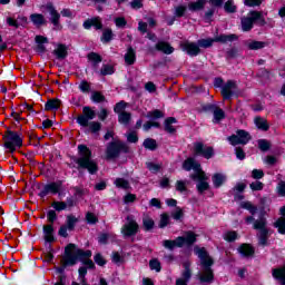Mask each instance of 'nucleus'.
I'll list each match as a JSON object with an SVG mask.
<instances>
[{"instance_id":"obj_1","label":"nucleus","mask_w":285,"mask_h":285,"mask_svg":"<svg viewBox=\"0 0 285 285\" xmlns=\"http://www.w3.org/2000/svg\"><path fill=\"white\" fill-rule=\"evenodd\" d=\"M271 198L266 196L261 198V215L259 218L256 219L253 224L254 230H258L256 237L258 246H261V248H266L267 246H271V236L273 235V232H271V228H268V220H266V217H264V215H266V212L271 210Z\"/></svg>"},{"instance_id":"obj_2","label":"nucleus","mask_w":285,"mask_h":285,"mask_svg":"<svg viewBox=\"0 0 285 285\" xmlns=\"http://www.w3.org/2000/svg\"><path fill=\"white\" fill-rule=\"evenodd\" d=\"M78 155L71 156V159L75 164H77V170L81 173V170H87L89 175H97L99 173V164L97 160L92 159V149L88 147V145H78Z\"/></svg>"},{"instance_id":"obj_3","label":"nucleus","mask_w":285,"mask_h":285,"mask_svg":"<svg viewBox=\"0 0 285 285\" xmlns=\"http://www.w3.org/2000/svg\"><path fill=\"white\" fill-rule=\"evenodd\" d=\"M194 253L200 259V266L203 268V274L199 275V282L202 284H213L215 282V272L213 271L215 259L210 257L206 247L196 246Z\"/></svg>"},{"instance_id":"obj_4","label":"nucleus","mask_w":285,"mask_h":285,"mask_svg":"<svg viewBox=\"0 0 285 285\" xmlns=\"http://www.w3.org/2000/svg\"><path fill=\"white\" fill-rule=\"evenodd\" d=\"M121 155H130V146L121 139H112L106 145L105 156L107 161L119 159Z\"/></svg>"},{"instance_id":"obj_5","label":"nucleus","mask_w":285,"mask_h":285,"mask_svg":"<svg viewBox=\"0 0 285 285\" xmlns=\"http://www.w3.org/2000/svg\"><path fill=\"white\" fill-rule=\"evenodd\" d=\"M197 243V234L193 230L185 232L184 236H178L176 239H165L163 242V246L167 248V250H175V248H187L193 247Z\"/></svg>"},{"instance_id":"obj_6","label":"nucleus","mask_w":285,"mask_h":285,"mask_svg":"<svg viewBox=\"0 0 285 285\" xmlns=\"http://www.w3.org/2000/svg\"><path fill=\"white\" fill-rule=\"evenodd\" d=\"M240 26L243 32H250L255 26L264 28V26H266V18H264V13L262 11L250 10L247 17H243L240 19Z\"/></svg>"},{"instance_id":"obj_7","label":"nucleus","mask_w":285,"mask_h":285,"mask_svg":"<svg viewBox=\"0 0 285 285\" xmlns=\"http://www.w3.org/2000/svg\"><path fill=\"white\" fill-rule=\"evenodd\" d=\"M2 141L4 150L10 153V155H14V153H17V148L23 147V138H21L18 131H12L9 127H7V130L2 136Z\"/></svg>"},{"instance_id":"obj_8","label":"nucleus","mask_w":285,"mask_h":285,"mask_svg":"<svg viewBox=\"0 0 285 285\" xmlns=\"http://www.w3.org/2000/svg\"><path fill=\"white\" fill-rule=\"evenodd\" d=\"M38 193V197L40 199H46L48 195H58V197H63V180L50 181L47 184L38 183L36 185Z\"/></svg>"},{"instance_id":"obj_9","label":"nucleus","mask_w":285,"mask_h":285,"mask_svg":"<svg viewBox=\"0 0 285 285\" xmlns=\"http://www.w3.org/2000/svg\"><path fill=\"white\" fill-rule=\"evenodd\" d=\"M235 41H239V36L236 33H220L219 36H215L214 38H205V39H199L198 42V48H213L214 43H233Z\"/></svg>"},{"instance_id":"obj_10","label":"nucleus","mask_w":285,"mask_h":285,"mask_svg":"<svg viewBox=\"0 0 285 285\" xmlns=\"http://www.w3.org/2000/svg\"><path fill=\"white\" fill-rule=\"evenodd\" d=\"M72 248H76L75 243H69L65 247L61 266L56 267V273L58 275H66V269L68 266H77V258L73 257Z\"/></svg>"},{"instance_id":"obj_11","label":"nucleus","mask_w":285,"mask_h":285,"mask_svg":"<svg viewBox=\"0 0 285 285\" xmlns=\"http://www.w3.org/2000/svg\"><path fill=\"white\" fill-rule=\"evenodd\" d=\"M72 255L76 258V264L81 262L83 266L89 271H95V268H97L95 262L90 259V257H92V250H83L82 248H78L77 244H75V248H72Z\"/></svg>"},{"instance_id":"obj_12","label":"nucleus","mask_w":285,"mask_h":285,"mask_svg":"<svg viewBox=\"0 0 285 285\" xmlns=\"http://www.w3.org/2000/svg\"><path fill=\"white\" fill-rule=\"evenodd\" d=\"M189 179L191 181H197L196 184V190L198 195H204L206 190H210V184H208L205 171H202L200 174H190Z\"/></svg>"},{"instance_id":"obj_13","label":"nucleus","mask_w":285,"mask_h":285,"mask_svg":"<svg viewBox=\"0 0 285 285\" xmlns=\"http://www.w3.org/2000/svg\"><path fill=\"white\" fill-rule=\"evenodd\" d=\"M227 139L232 146H246V144H248L253 137L250 136V132L244 129H238L236 130V135L233 134Z\"/></svg>"},{"instance_id":"obj_14","label":"nucleus","mask_w":285,"mask_h":285,"mask_svg":"<svg viewBox=\"0 0 285 285\" xmlns=\"http://www.w3.org/2000/svg\"><path fill=\"white\" fill-rule=\"evenodd\" d=\"M137 233H139V223L130 218V216H127V223L121 227V235L125 239H128L135 237Z\"/></svg>"},{"instance_id":"obj_15","label":"nucleus","mask_w":285,"mask_h":285,"mask_svg":"<svg viewBox=\"0 0 285 285\" xmlns=\"http://www.w3.org/2000/svg\"><path fill=\"white\" fill-rule=\"evenodd\" d=\"M97 117V111L92 110V107L85 106L82 107V114L76 118L78 126L82 128H88V122L92 121Z\"/></svg>"},{"instance_id":"obj_16","label":"nucleus","mask_w":285,"mask_h":285,"mask_svg":"<svg viewBox=\"0 0 285 285\" xmlns=\"http://www.w3.org/2000/svg\"><path fill=\"white\" fill-rule=\"evenodd\" d=\"M194 155L196 157H204V159H213V157H215V148L197 141L194 144Z\"/></svg>"},{"instance_id":"obj_17","label":"nucleus","mask_w":285,"mask_h":285,"mask_svg":"<svg viewBox=\"0 0 285 285\" xmlns=\"http://www.w3.org/2000/svg\"><path fill=\"white\" fill-rule=\"evenodd\" d=\"M180 50L183 52H186L189 57H197L198 55H202V49L199 48V43L197 42H190L188 40L183 41L179 43Z\"/></svg>"},{"instance_id":"obj_18","label":"nucleus","mask_w":285,"mask_h":285,"mask_svg":"<svg viewBox=\"0 0 285 285\" xmlns=\"http://www.w3.org/2000/svg\"><path fill=\"white\" fill-rule=\"evenodd\" d=\"M183 170H186V173L194 170L193 175H199L200 173H204V169H202V164H199L193 157H188L183 161Z\"/></svg>"},{"instance_id":"obj_19","label":"nucleus","mask_w":285,"mask_h":285,"mask_svg":"<svg viewBox=\"0 0 285 285\" xmlns=\"http://www.w3.org/2000/svg\"><path fill=\"white\" fill-rule=\"evenodd\" d=\"M235 88H237V83L234 80L226 81L220 90L224 101H229V99H233V95H235L233 90H235Z\"/></svg>"},{"instance_id":"obj_20","label":"nucleus","mask_w":285,"mask_h":285,"mask_svg":"<svg viewBox=\"0 0 285 285\" xmlns=\"http://www.w3.org/2000/svg\"><path fill=\"white\" fill-rule=\"evenodd\" d=\"M46 8L50 14V19H49L50 23H52L55 28H59L61 26V23L59 22L61 19V13L57 11V9L55 8V4L52 3H48Z\"/></svg>"},{"instance_id":"obj_21","label":"nucleus","mask_w":285,"mask_h":285,"mask_svg":"<svg viewBox=\"0 0 285 285\" xmlns=\"http://www.w3.org/2000/svg\"><path fill=\"white\" fill-rule=\"evenodd\" d=\"M237 252L239 253L240 257H244L245 259L255 257V247L248 243L240 244Z\"/></svg>"},{"instance_id":"obj_22","label":"nucleus","mask_w":285,"mask_h":285,"mask_svg":"<svg viewBox=\"0 0 285 285\" xmlns=\"http://www.w3.org/2000/svg\"><path fill=\"white\" fill-rule=\"evenodd\" d=\"M82 28H85V30H90V28H95V30H102L104 22H101V18L99 17L90 18L85 20Z\"/></svg>"},{"instance_id":"obj_23","label":"nucleus","mask_w":285,"mask_h":285,"mask_svg":"<svg viewBox=\"0 0 285 285\" xmlns=\"http://www.w3.org/2000/svg\"><path fill=\"white\" fill-rule=\"evenodd\" d=\"M42 233H43V239L47 244H52L56 242L55 225H43Z\"/></svg>"},{"instance_id":"obj_24","label":"nucleus","mask_w":285,"mask_h":285,"mask_svg":"<svg viewBox=\"0 0 285 285\" xmlns=\"http://www.w3.org/2000/svg\"><path fill=\"white\" fill-rule=\"evenodd\" d=\"M155 50L163 52L164 55H173V52H175V48L164 40H160L155 45Z\"/></svg>"},{"instance_id":"obj_25","label":"nucleus","mask_w":285,"mask_h":285,"mask_svg":"<svg viewBox=\"0 0 285 285\" xmlns=\"http://www.w3.org/2000/svg\"><path fill=\"white\" fill-rule=\"evenodd\" d=\"M53 55L56 59L62 61V59H66L68 57V46L63 43H58L57 48L53 50Z\"/></svg>"},{"instance_id":"obj_26","label":"nucleus","mask_w":285,"mask_h":285,"mask_svg":"<svg viewBox=\"0 0 285 285\" xmlns=\"http://www.w3.org/2000/svg\"><path fill=\"white\" fill-rule=\"evenodd\" d=\"M227 180H228V177H226V175L222 173H215L212 176L214 188H222V186H224Z\"/></svg>"},{"instance_id":"obj_27","label":"nucleus","mask_w":285,"mask_h":285,"mask_svg":"<svg viewBox=\"0 0 285 285\" xmlns=\"http://www.w3.org/2000/svg\"><path fill=\"white\" fill-rule=\"evenodd\" d=\"M173 124H177V118L167 117L164 121V130L165 132H168V135H175V132H177V128H175Z\"/></svg>"},{"instance_id":"obj_28","label":"nucleus","mask_w":285,"mask_h":285,"mask_svg":"<svg viewBox=\"0 0 285 285\" xmlns=\"http://www.w3.org/2000/svg\"><path fill=\"white\" fill-rule=\"evenodd\" d=\"M29 19L31 23L36 26V28H41V26H46V23H48L46 17L42 13H31Z\"/></svg>"},{"instance_id":"obj_29","label":"nucleus","mask_w":285,"mask_h":285,"mask_svg":"<svg viewBox=\"0 0 285 285\" xmlns=\"http://www.w3.org/2000/svg\"><path fill=\"white\" fill-rule=\"evenodd\" d=\"M135 61H137V51L129 46L125 53V63H127V66H135Z\"/></svg>"},{"instance_id":"obj_30","label":"nucleus","mask_w":285,"mask_h":285,"mask_svg":"<svg viewBox=\"0 0 285 285\" xmlns=\"http://www.w3.org/2000/svg\"><path fill=\"white\" fill-rule=\"evenodd\" d=\"M254 124L258 130H263L264 132H268L271 130V125L268 124V120L264 119L261 116L255 117Z\"/></svg>"},{"instance_id":"obj_31","label":"nucleus","mask_w":285,"mask_h":285,"mask_svg":"<svg viewBox=\"0 0 285 285\" xmlns=\"http://www.w3.org/2000/svg\"><path fill=\"white\" fill-rule=\"evenodd\" d=\"M206 3H208V0H196L188 4V10H190V12H199L206 8Z\"/></svg>"},{"instance_id":"obj_32","label":"nucleus","mask_w":285,"mask_h":285,"mask_svg":"<svg viewBox=\"0 0 285 285\" xmlns=\"http://www.w3.org/2000/svg\"><path fill=\"white\" fill-rule=\"evenodd\" d=\"M59 108H61V100H59V98L49 99L45 104L46 111L59 110Z\"/></svg>"},{"instance_id":"obj_33","label":"nucleus","mask_w":285,"mask_h":285,"mask_svg":"<svg viewBox=\"0 0 285 285\" xmlns=\"http://www.w3.org/2000/svg\"><path fill=\"white\" fill-rule=\"evenodd\" d=\"M142 147L145 150H150L151 153H155V150L159 148V145L157 144V140L155 138H146L142 142Z\"/></svg>"},{"instance_id":"obj_34","label":"nucleus","mask_w":285,"mask_h":285,"mask_svg":"<svg viewBox=\"0 0 285 285\" xmlns=\"http://www.w3.org/2000/svg\"><path fill=\"white\" fill-rule=\"evenodd\" d=\"M78 223H79V218L70 214L67 216L65 226L68 228L69 233H72V230H75V226H77Z\"/></svg>"},{"instance_id":"obj_35","label":"nucleus","mask_w":285,"mask_h":285,"mask_svg":"<svg viewBox=\"0 0 285 285\" xmlns=\"http://www.w3.org/2000/svg\"><path fill=\"white\" fill-rule=\"evenodd\" d=\"M154 229H155V220L150 217H144L142 230H145V233H153Z\"/></svg>"},{"instance_id":"obj_36","label":"nucleus","mask_w":285,"mask_h":285,"mask_svg":"<svg viewBox=\"0 0 285 285\" xmlns=\"http://www.w3.org/2000/svg\"><path fill=\"white\" fill-rule=\"evenodd\" d=\"M213 124H222L226 119V111L222 108H217L214 112Z\"/></svg>"},{"instance_id":"obj_37","label":"nucleus","mask_w":285,"mask_h":285,"mask_svg":"<svg viewBox=\"0 0 285 285\" xmlns=\"http://www.w3.org/2000/svg\"><path fill=\"white\" fill-rule=\"evenodd\" d=\"M115 39V33L112 32V29L107 28L102 31V36L100 37V41L102 43H110Z\"/></svg>"},{"instance_id":"obj_38","label":"nucleus","mask_w":285,"mask_h":285,"mask_svg":"<svg viewBox=\"0 0 285 285\" xmlns=\"http://www.w3.org/2000/svg\"><path fill=\"white\" fill-rule=\"evenodd\" d=\"M184 272L181 273V278L184 282H190V277H193V271H190V263H184Z\"/></svg>"},{"instance_id":"obj_39","label":"nucleus","mask_w":285,"mask_h":285,"mask_svg":"<svg viewBox=\"0 0 285 285\" xmlns=\"http://www.w3.org/2000/svg\"><path fill=\"white\" fill-rule=\"evenodd\" d=\"M146 117L147 119H151V121H157V119H164V111L159 109H155V110L148 111Z\"/></svg>"},{"instance_id":"obj_40","label":"nucleus","mask_w":285,"mask_h":285,"mask_svg":"<svg viewBox=\"0 0 285 285\" xmlns=\"http://www.w3.org/2000/svg\"><path fill=\"white\" fill-rule=\"evenodd\" d=\"M266 42L259 40H252L247 43L248 50H264Z\"/></svg>"},{"instance_id":"obj_41","label":"nucleus","mask_w":285,"mask_h":285,"mask_svg":"<svg viewBox=\"0 0 285 285\" xmlns=\"http://www.w3.org/2000/svg\"><path fill=\"white\" fill-rule=\"evenodd\" d=\"M90 100L94 104H104L106 101V96L101 91H92L90 96Z\"/></svg>"},{"instance_id":"obj_42","label":"nucleus","mask_w":285,"mask_h":285,"mask_svg":"<svg viewBox=\"0 0 285 285\" xmlns=\"http://www.w3.org/2000/svg\"><path fill=\"white\" fill-rule=\"evenodd\" d=\"M114 72H115V66L104 63L100 71H99V75L101 77H108V76L112 75Z\"/></svg>"},{"instance_id":"obj_43","label":"nucleus","mask_w":285,"mask_h":285,"mask_svg":"<svg viewBox=\"0 0 285 285\" xmlns=\"http://www.w3.org/2000/svg\"><path fill=\"white\" fill-rule=\"evenodd\" d=\"M87 128H88L89 132H91V135H97L101 131V122L89 121Z\"/></svg>"},{"instance_id":"obj_44","label":"nucleus","mask_w":285,"mask_h":285,"mask_svg":"<svg viewBox=\"0 0 285 285\" xmlns=\"http://www.w3.org/2000/svg\"><path fill=\"white\" fill-rule=\"evenodd\" d=\"M225 242H228V244H233V242H237L239 239V234H237L236 230H228L224 234Z\"/></svg>"},{"instance_id":"obj_45","label":"nucleus","mask_w":285,"mask_h":285,"mask_svg":"<svg viewBox=\"0 0 285 285\" xmlns=\"http://www.w3.org/2000/svg\"><path fill=\"white\" fill-rule=\"evenodd\" d=\"M130 119H132V115L128 111H122L118 114L119 124H124L125 126H128V124H130Z\"/></svg>"},{"instance_id":"obj_46","label":"nucleus","mask_w":285,"mask_h":285,"mask_svg":"<svg viewBox=\"0 0 285 285\" xmlns=\"http://www.w3.org/2000/svg\"><path fill=\"white\" fill-rule=\"evenodd\" d=\"M51 208H53L56 213H61L68 209V204H66V202L55 200L51 203Z\"/></svg>"},{"instance_id":"obj_47","label":"nucleus","mask_w":285,"mask_h":285,"mask_svg":"<svg viewBox=\"0 0 285 285\" xmlns=\"http://www.w3.org/2000/svg\"><path fill=\"white\" fill-rule=\"evenodd\" d=\"M224 10L227 14H235L237 12V6H235L234 0H227L224 4Z\"/></svg>"},{"instance_id":"obj_48","label":"nucleus","mask_w":285,"mask_h":285,"mask_svg":"<svg viewBox=\"0 0 285 285\" xmlns=\"http://www.w3.org/2000/svg\"><path fill=\"white\" fill-rule=\"evenodd\" d=\"M87 59L91 63H101V61H104V57H101V55H99L98 52H95V51L89 52L87 55Z\"/></svg>"},{"instance_id":"obj_49","label":"nucleus","mask_w":285,"mask_h":285,"mask_svg":"<svg viewBox=\"0 0 285 285\" xmlns=\"http://www.w3.org/2000/svg\"><path fill=\"white\" fill-rule=\"evenodd\" d=\"M146 168L149 170V173L157 175V173H159V170H161V164H155L153 161H147Z\"/></svg>"},{"instance_id":"obj_50","label":"nucleus","mask_w":285,"mask_h":285,"mask_svg":"<svg viewBox=\"0 0 285 285\" xmlns=\"http://www.w3.org/2000/svg\"><path fill=\"white\" fill-rule=\"evenodd\" d=\"M257 144L262 153H268L271 150V141L267 139H258Z\"/></svg>"},{"instance_id":"obj_51","label":"nucleus","mask_w":285,"mask_h":285,"mask_svg":"<svg viewBox=\"0 0 285 285\" xmlns=\"http://www.w3.org/2000/svg\"><path fill=\"white\" fill-rule=\"evenodd\" d=\"M115 185L117 188H122V190H128V188H130V183L125 178H116Z\"/></svg>"},{"instance_id":"obj_52","label":"nucleus","mask_w":285,"mask_h":285,"mask_svg":"<svg viewBox=\"0 0 285 285\" xmlns=\"http://www.w3.org/2000/svg\"><path fill=\"white\" fill-rule=\"evenodd\" d=\"M150 271H156V273H161V262L157 258H153L149 261Z\"/></svg>"},{"instance_id":"obj_53","label":"nucleus","mask_w":285,"mask_h":285,"mask_svg":"<svg viewBox=\"0 0 285 285\" xmlns=\"http://www.w3.org/2000/svg\"><path fill=\"white\" fill-rule=\"evenodd\" d=\"M274 228H277L279 235H285V218H278L274 223Z\"/></svg>"},{"instance_id":"obj_54","label":"nucleus","mask_w":285,"mask_h":285,"mask_svg":"<svg viewBox=\"0 0 285 285\" xmlns=\"http://www.w3.org/2000/svg\"><path fill=\"white\" fill-rule=\"evenodd\" d=\"M94 262L97 264V266H106L108 264V261L104 257L101 253H96L94 255Z\"/></svg>"},{"instance_id":"obj_55","label":"nucleus","mask_w":285,"mask_h":285,"mask_svg":"<svg viewBox=\"0 0 285 285\" xmlns=\"http://www.w3.org/2000/svg\"><path fill=\"white\" fill-rule=\"evenodd\" d=\"M57 212L55 209H49L47 212V222L49 223V225L55 226V222H57Z\"/></svg>"},{"instance_id":"obj_56","label":"nucleus","mask_w":285,"mask_h":285,"mask_svg":"<svg viewBox=\"0 0 285 285\" xmlns=\"http://www.w3.org/2000/svg\"><path fill=\"white\" fill-rule=\"evenodd\" d=\"M170 224V216L166 213L160 215L159 228H166Z\"/></svg>"},{"instance_id":"obj_57","label":"nucleus","mask_w":285,"mask_h":285,"mask_svg":"<svg viewBox=\"0 0 285 285\" xmlns=\"http://www.w3.org/2000/svg\"><path fill=\"white\" fill-rule=\"evenodd\" d=\"M126 106H128V104L124 100H120L115 105L114 112H116L117 115H120V112H125L124 110H126Z\"/></svg>"},{"instance_id":"obj_58","label":"nucleus","mask_w":285,"mask_h":285,"mask_svg":"<svg viewBox=\"0 0 285 285\" xmlns=\"http://www.w3.org/2000/svg\"><path fill=\"white\" fill-rule=\"evenodd\" d=\"M86 222L87 224L95 225L99 222V218L97 217V215H95V213L88 212L86 214Z\"/></svg>"},{"instance_id":"obj_59","label":"nucleus","mask_w":285,"mask_h":285,"mask_svg":"<svg viewBox=\"0 0 285 285\" xmlns=\"http://www.w3.org/2000/svg\"><path fill=\"white\" fill-rule=\"evenodd\" d=\"M239 56V49L237 47H232L229 50L226 51L227 59H237Z\"/></svg>"},{"instance_id":"obj_60","label":"nucleus","mask_w":285,"mask_h":285,"mask_svg":"<svg viewBox=\"0 0 285 285\" xmlns=\"http://www.w3.org/2000/svg\"><path fill=\"white\" fill-rule=\"evenodd\" d=\"M78 88H79L80 92H83L85 95H87L91 90L90 82H88V80H82L79 83Z\"/></svg>"},{"instance_id":"obj_61","label":"nucleus","mask_w":285,"mask_h":285,"mask_svg":"<svg viewBox=\"0 0 285 285\" xmlns=\"http://www.w3.org/2000/svg\"><path fill=\"white\" fill-rule=\"evenodd\" d=\"M186 10H188V8L184 4L176 7L175 17H177L178 19H181V17L186 14Z\"/></svg>"},{"instance_id":"obj_62","label":"nucleus","mask_w":285,"mask_h":285,"mask_svg":"<svg viewBox=\"0 0 285 285\" xmlns=\"http://www.w3.org/2000/svg\"><path fill=\"white\" fill-rule=\"evenodd\" d=\"M249 188L254 193L259 191V190H264V183H262L259 180L253 181L252 184H249Z\"/></svg>"},{"instance_id":"obj_63","label":"nucleus","mask_w":285,"mask_h":285,"mask_svg":"<svg viewBox=\"0 0 285 285\" xmlns=\"http://www.w3.org/2000/svg\"><path fill=\"white\" fill-rule=\"evenodd\" d=\"M219 106L215 105V104H204L202 105V110L203 112H215V110L218 108Z\"/></svg>"},{"instance_id":"obj_64","label":"nucleus","mask_w":285,"mask_h":285,"mask_svg":"<svg viewBox=\"0 0 285 285\" xmlns=\"http://www.w3.org/2000/svg\"><path fill=\"white\" fill-rule=\"evenodd\" d=\"M235 155L239 161H244V159H246V151H244V148L242 147H235Z\"/></svg>"}]
</instances>
